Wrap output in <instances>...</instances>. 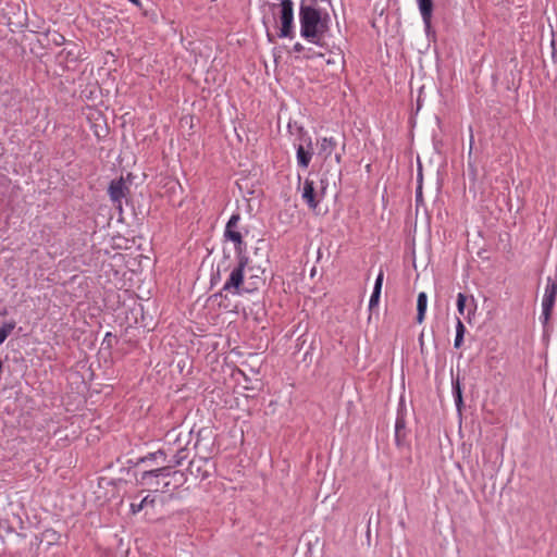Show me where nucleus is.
Listing matches in <instances>:
<instances>
[{
  "instance_id": "nucleus-26",
  "label": "nucleus",
  "mask_w": 557,
  "mask_h": 557,
  "mask_svg": "<svg viewBox=\"0 0 557 557\" xmlns=\"http://www.w3.org/2000/svg\"><path fill=\"white\" fill-rule=\"evenodd\" d=\"M15 326H16V322L14 320H10V321L4 322L0 326V334H1V336L4 339H7L9 337V335L12 333V331L15 329Z\"/></svg>"
},
{
  "instance_id": "nucleus-43",
  "label": "nucleus",
  "mask_w": 557,
  "mask_h": 557,
  "mask_svg": "<svg viewBox=\"0 0 557 557\" xmlns=\"http://www.w3.org/2000/svg\"><path fill=\"white\" fill-rule=\"evenodd\" d=\"M262 23H263V25L268 28V26H267V18H265V16H263V18H262Z\"/></svg>"
},
{
  "instance_id": "nucleus-6",
  "label": "nucleus",
  "mask_w": 557,
  "mask_h": 557,
  "mask_svg": "<svg viewBox=\"0 0 557 557\" xmlns=\"http://www.w3.org/2000/svg\"><path fill=\"white\" fill-rule=\"evenodd\" d=\"M407 408L404 403V399L400 398L398 408H397V417L395 421V444L398 448L408 447L409 446V430L407 429Z\"/></svg>"
},
{
  "instance_id": "nucleus-8",
  "label": "nucleus",
  "mask_w": 557,
  "mask_h": 557,
  "mask_svg": "<svg viewBox=\"0 0 557 557\" xmlns=\"http://www.w3.org/2000/svg\"><path fill=\"white\" fill-rule=\"evenodd\" d=\"M556 297H557V280L548 276L543 301H542V308H543L542 317H543L544 323H546L552 315Z\"/></svg>"
},
{
  "instance_id": "nucleus-4",
  "label": "nucleus",
  "mask_w": 557,
  "mask_h": 557,
  "mask_svg": "<svg viewBox=\"0 0 557 557\" xmlns=\"http://www.w3.org/2000/svg\"><path fill=\"white\" fill-rule=\"evenodd\" d=\"M247 267L245 260L242 259L237 262L236 267L230 273L227 281L225 282L222 289L214 294L212 297L218 298L222 296V292H230L234 295H240L243 292H249V289L243 288L244 283V270Z\"/></svg>"
},
{
  "instance_id": "nucleus-40",
  "label": "nucleus",
  "mask_w": 557,
  "mask_h": 557,
  "mask_svg": "<svg viewBox=\"0 0 557 557\" xmlns=\"http://www.w3.org/2000/svg\"><path fill=\"white\" fill-rule=\"evenodd\" d=\"M422 198V187L419 185L416 190V199L419 201Z\"/></svg>"
},
{
  "instance_id": "nucleus-31",
  "label": "nucleus",
  "mask_w": 557,
  "mask_h": 557,
  "mask_svg": "<svg viewBox=\"0 0 557 557\" xmlns=\"http://www.w3.org/2000/svg\"><path fill=\"white\" fill-rule=\"evenodd\" d=\"M468 172L471 182H475L478 178V169L474 163L470 160L468 161Z\"/></svg>"
},
{
  "instance_id": "nucleus-12",
  "label": "nucleus",
  "mask_w": 557,
  "mask_h": 557,
  "mask_svg": "<svg viewBox=\"0 0 557 557\" xmlns=\"http://www.w3.org/2000/svg\"><path fill=\"white\" fill-rule=\"evenodd\" d=\"M175 442L178 443V447L175 450V453L173 454V456L170 459H168V462H166V465H164V467L175 468V467L182 466L183 462L189 458L190 451H189V448L187 447L189 444V438H185V441H184L185 443H184V445H182L183 440H182V434L180 433L176 436Z\"/></svg>"
},
{
  "instance_id": "nucleus-17",
  "label": "nucleus",
  "mask_w": 557,
  "mask_h": 557,
  "mask_svg": "<svg viewBox=\"0 0 557 557\" xmlns=\"http://www.w3.org/2000/svg\"><path fill=\"white\" fill-rule=\"evenodd\" d=\"M313 156V145L310 148H307L304 144H298L296 146V160L297 165L301 169H308L311 159Z\"/></svg>"
},
{
  "instance_id": "nucleus-34",
  "label": "nucleus",
  "mask_w": 557,
  "mask_h": 557,
  "mask_svg": "<svg viewBox=\"0 0 557 557\" xmlns=\"http://www.w3.org/2000/svg\"><path fill=\"white\" fill-rule=\"evenodd\" d=\"M114 339H115V336H113L111 332H108L104 335V338L102 341V345H106L107 348H111L113 346V341Z\"/></svg>"
},
{
  "instance_id": "nucleus-3",
  "label": "nucleus",
  "mask_w": 557,
  "mask_h": 557,
  "mask_svg": "<svg viewBox=\"0 0 557 557\" xmlns=\"http://www.w3.org/2000/svg\"><path fill=\"white\" fill-rule=\"evenodd\" d=\"M215 471V463L212 461L211 456L202 455L194 457L187 468V473L196 480L205 481L213 475Z\"/></svg>"
},
{
  "instance_id": "nucleus-7",
  "label": "nucleus",
  "mask_w": 557,
  "mask_h": 557,
  "mask_svg": "<svg viewBox=\"0 0 557 557\" xmlns=\"http://www.w3.org/2000/svg\"><path fill=\"white\" fill-rule=\"evenodd\" d=\"M82 57V47L75 42H69L67 46L61 50L55 59L57 63L66 71H74L78 65Z\"/></svg>"
},
{
  "instance_id": "nucleus-20",
  "label": "nucleus",
  "mask_w": 557,
  "mask_h": 557,
  "mask_svg": "<svg viewBox=\"0 0 557 557\" xmlns=\"http://www.w3.org/2000/svg\"><path fill=\"white\" fill-rule=\"evenodd\" d=\"M287 127L292 134H293V127H295L296 132H297V139L300 141L299 144H304V145H306L307 148L311 149V146L313 145L312 139L309 136L308 132L304 128V126L297 125L296 123H295V125H292V123H288Z\"/></svg>"
},
{
  "instance_id": "nucleus-1",
  "label": "nucleus",
  "mask_w": 557,
  "mask_h": 557,
  "mask_svg": "<svg viewBox=\"0 0 557 557\" xmlns=\"http://www.w3.org/2000/svg\"><path fill=\"white\" fill-rule=\"evenodd\" d=\"M331 0H301L299 5L300 35L307 41L321 45L330 32Z\"/></svg>"
},
{
  "instance_id": "nucleus-36",
  "label": "nucleus",
  "mask_w": 557,
  "mask_h": 557,
  "mask_svg": "<svg viewBox=\"0 0 557 557\" xmlns=\"http://www.w3.org/2000/svg\"><path fill=\"white\" fill-rule=\"evenodd\" d=\"M144 508H143V503H132L131 506H129V510L133 515H136L138 513L139 511H141Z\"/></svg>"
},
{
  "instance_id": "nucleus-18",
  "label": "nucleus",
  "mask_w": 557,
  "mask_h": 557,
  "mask_svg": "<svg viewBox=\"0 0 557 557\" xmlns=\"http://www.w3.org/2000/svg\"><path fill=\"white\" fill-rule=\"evenodd\" d=\"M318 144L319 154L323 156V160H332V153L337 147V141L333 137H323Z\"/></svg>"
},
{
  "instance_id": "nucleus-38",
  "label": "nucleus",
  "mask_w": 557,
  "mask_h": 557,
  "mask_svg": "<svg viewBox=\"0 0 557 557\" xmlns=\"http://www.w3.org/2000/svg\"><path fill=\"white\" fill-rule=\"evenodd\" d=\"M293 50L297 53H300L305 50V47L300 42H296L293 47Z\"/></svg>"
},
{
  "instance_id": "nucleus-11",
  "label": "nucleus",
  "mask_w": 557,
  "mask_h": 557,
  "mask_svg": "<svg viewBox=\"0 0 557 557\" xmlns=\"http://www.w3.org/2000/svg\"><path fill=\"white\" fill-rule=\"evenodd\" d=\"M169 472L164 475L161 484L162 493L174 492L181 486H183L187 481V474L181 470H174V468L166 467Z\"/></svg>"
},
{
  "instance_id": "nucleus-39",
  "label": "nucleus",
  "mask_w": 557,
  "mask_h": 557,
  "mask_svg": "<svg viewBox=\"0 0 557 557\" xmlns=\"http://www.w3.org/2000/svg\"><path fill=\"white\" fill-rule=\"evenodd\" d=\"M333 164H338L341 166L342 162V153H335L334 158H332Z\"/></svg>"
},
{
  "instance_id": "nucleus-15",
  "label": "nucleus",
  "mask_w": 557,
  "mask_h": 557,
  "mask_svg": "<svg viewBox=\"0 0 557 557\" xmlns=\"http://www.w3.org/2000/svg\"><path fill=\"white\" fill-rule=\"evenodd\" d=\"M475 308L476 305L472 296L470 297L469 300L468 297L462 293H459L457 295V310L460 315H463L465 318L470 320L471 315L474 314Z\"/></svg>"
},
{
  "instance_id": "nucleus-44",
  "label": "nucleus",
  "mask_w": 557,
  "mask_h": 557,
  "mask_svg": "<svg viewBox=\"0 0 557 557\" xmlns=\"http://www.w3.org/2000/svg\"><path fill=\"white\" fill-rule=\"evenodd\" d=\"M194 431H195V430H194V428H193V429H190V431L188 432L187 437H190V436H191V434L194 433Z\"/></svg>"
},
{
  "instance_id": "nucleus-22",
  "label": "nucleus",
  "mask_w": 557,
  "mask_h": 557,
  "mask_svg": "<svg viewBox=\"0 0 557 557\" xmlns=\"http://www.w3.org/2000/svg\"><path fill=\"white\" fill-rule=\"evenodd\" d=\"M44 37L48 44H53L54 46H61L66 42L65 37L62 34H60L58 30L48 29L44 34Z\"/></svg>"
},
{
  "instance_id": "nucleus-28",
  "label": "nucleus",
  "mask_w": 557,
  "mask_h": 557,
  "mask_svg": "<svg viewBox=\"0 0 557 557\" xmlns=\"http://www.w3.org/2000/svg\"><path fill=\"white\" fill-rule=\"evenodd\" d=\"M223 236L226 240H230L233 244L244 240V236L240 231H231L230 230L228 233L223 234Z\"/></svg>"
},
{
  "instance_id": "nucleus-32",
  "label": "nucleus",
  "mask_w": 557,
  "mask_h": 557,
  "mask_svg": "<svg viewBox=\"0 0 557 557\" xmlns=\"http://www.w3.org/2000/svg\"><path fill=\"white\" fill-rule=\"evenodd\" d=\"M381 294L372 292L369 301V310L372 311L375 307L379 306Z\"/></svg>"
},
{
  "instance_id": "nucleus-19",
  "label": "nucleus",
  "mask_w": 557,
  "mask_h": 557,
  "mask_svg": "<svg viewBox=\"0 0 557 557\" xmlns=\"http://www.w3.org/2000/svg\"><path fill=\"white\" fill-rule=\"evenodd\" d=\"M451 387H453V396L455 400L456 408L460 413L463 408V398H462V388L459 380V375L451 376Z\"/></svg>"
},
{
  "instance_id": "nucleus-33",
  "label": "nucleus",
  "mask_w": 557,
  "mask_h": 557,
  "mask_svg": "<svg viewBox=\"0 0 557 557\" xmlns=\"http://www.w3.org/2000/svg\"><path fill=\"white\" fill-rule=\"evenodd\" d=\"M140 503H143V508H147V507H154L156 505V497L154 496H151V495H147L145 496Z\"/></svg>"
},
{
  "instance_id": "nucleus-21",
  "label": "nucleus",
  "mask_w": 557,
  "mask_h": 557,
  "mask_svg": "<svg viewBox=\"0 0 557 557\" xmlns=\"http://www.w3.org/2000/svg\"><path fill=\"white\" fill-rule=\"evenodd\" d=\"M428 307V296L424 292L419 293L417 299V317L416 320L418 323H422L425 317V311Z\"/></svg>"
},
{
  "instance_id": "nucleus-35",
  "label": "nucleus",
  "mask_w": 557,
  "mask_h": 557,
  "mask_svg": "<svg viewBox=\"0 0 557 557\" xmlns=\"http://www.w3.org/2000/svg\"><path fill=\"white\" fill-rule=\"evenodd\" d=\"M466 333V326L461 322L459 318H457V324H456V335L465 336Z\"/></svg>"
},
{
  "instance_id": "nucleus-13",
  "label": "nucleus",
  "mask_w": 557,
  "mask_h": 557,
  "mask_svg": "<svg viewBox=\"0 0 557 557\" xmlns=\"http://www.w3.org/2000/svg\"><path fill=\"white\" fill-rule=\"evenodd\" d=\"M129 188L126 186L124 178L121 176L117 180L111 181L108 187V194L114 205H117L119 209H122V199L126 196Z\"/></svg>"
},
{
  "instance_id": "nucleus-25",
  "label": "nucleus",
  "mask_w": 557,
  "mask_h": 557,
  "mask_svg": "<svg viewBox=\"0 0 557 557\" xmlns=\"http://www.w3.org/2000/svg\"><path fill=\"white\" fill-rule=\"evenodd\" d=\"M239 221H240V214L238 212L233 213L225 225L224 234H227L230 230L231 231H239L238 230Z\"/></svg>"
},
{
  "instance_id": "nucleus-42",
  "label": "nucleus",
  "mask_w": 557,
  "mask_h": 557,
  "mask_svg": "<svg viewBox=\"0 0 557 557\" xmlns=\"http://www.w3.org/2000/svg\"><path fill=\"white\" fill-rule=\"evenodd\" d=\"M129 1H131V2H133V3H135V4H137V5H139V4H140L139 0H129Z\"/></svg>"
},
{
  "instance_id": "nucleus-10",
  "label": "nucleus",
  "mask_w": 557,
  "mask_h": 557,
  "mask_svg": "<svg viewBox=\"0 0 557 557\" xmlns=\"http://www.w3.org/2000/svg\"><path fill=\"white\" fill-rule=\"evenodd\" d=\"M215 435L211 426H203L197 431L196 442L194 448L197 451L209 455L213 453Z\"/></svg>"
},
{
  "instance_id": "nucleus-29",
  "label": "nucleus",
  "mask_w": 557,
  "mask_h": 557,
  "mask_svg": "<svg viewBox=\"0 0 557 557\" xmlns=\"http://www.w3.org/2000/svg\"><path fill=\"white\" fill-rule=\"evenodd\" d=\"M383 280H384V271L382 269H380L376 280H375V283H374V287H373L374 293L381 294Z\"/></svg>"
},
{
  "instance_id": "nucleus-37",
  "label": "nucleus",
  "mask_w": 557,
  "mask_h": 557,
  "mask_svg": "<svg viewBox=\"0 0 557 557\" xmlns=\"http://www.w3.org/2000/svg\"><path fill=\"white\" fill-rule=\"evenodd\" d=\"M463 343V336L456 335L454 346L455 348H460Z\"/></svg>"
},
{
  "instance_id": "nucleus-23",
  "label": "nucleus",
  "mask_w": 557,
  "mask_h": 557,
  "mask_svg": "<svg viewBox=\"0 0 557 557\" xmlns=\"http://www.w3.org/2000/svg\"><path fill=\"white\" fill-rule=\"evenodd\" d=\"M158 460H161L162 463L168 462V454L164 449H159L154 453H149L146 456L141 457L138 462L158 461Z\"/></svg>"
},
{
  "instance_id": "nucleus-14",
  "label": "nucleus",
  "mask_w": 557,
  "mask_h": 557,
  "mask_svg": "<svg viewBox=\"0 0 557 557\" xmlns=\"http://www.w3.org/2000/svg\"><path fill=\"white\" fill-rule=\"evenodd\" d=\"M168 472L169 469L164 468V466L159 467L157 469L147 470L141 473L138 482L141 485L159 486L161 484L160 479H164V475H166Z\"/></svg>"
},
{
  "instance_id": "nucleus-27",
  "label": "nucleus",
  "mask_w": 557,
  "mask_h": 557,
  "mask_svg": "<svg viewBox=\"0 0 557 557\" xmlns=\"http://www.w3.org/2000/svg\"><path fill=\"white\" fill-rule=\"evenodd\" d=\"M42 536H44V539H46L48 541L49 545L58 543L61 537L60 533H58L57 531H54L52 529L45 530L42 533Z\"/></svg>"
},
{
  "instance_id": "nucleus-30",
  "label": "nucleus",
  "mask_w": 557,
  "mask_h": 557,
  "mask_svg": "<svg viewBox=\"0 0 557 557\" xmlns=\"http://www.w3.org/2000/svg\"><path fill=\"white\" fill-rule=\"evenodd\" d=\"M221 281V263L218 264L216 270L212 271L210 284L211 286H214Z\"/></svg>"
},
{
  "instance_id": "nucleus-41",
  "label": "nucleus",
  "mask_w": 557,
  "mask_h": 557,
  "mask_svg": "<svg viewBox=\"0 0 557 557\" xmlns=\"http://www.w3.org/2000/svg\"><path fill=\"white\" fill-rule=\"evenodd\" d=\"M267 37H268V40H269L270 42H274V41H275V37H274V35H273L272 33H270V30H269V29H267Z\"/></svg>"
},
{
  "instance_id": "nucleus-9",
  "label": "nucleus",
  "mask_w": 557,
  "mask_h": 557,
  "mask_svg": "<svg viewBox=\"0 0 557 557\" xmlns=\"http://www.w3.org/2000/svg\"><path fill=\"white\" fill-rule=\"evenodd\" d=\"M311 175V173L309 174ZM324 196H321L320 194V185L315 186V183L313 180L308 176L302 184L301 189V198L307 203V206L314 210L318 208L320 201L322 200Z\"/></svg>"
},
{
  "instance_id": "nucleus-24",
  "label": "nucleus",
  "mask_w": 557,
  "mask_h": 557,
  "mask_svg": "<svg viewBox=\"0 0 557 557\" xmlns=\"http://www.w3.org/2000/svg\"><path fill=\"white\" fill-rule=\"evenodd\" d=\"M234 248H235V252H236L237 262H240L242 258H243V260H245V263L248 264L249 259H248V256L246 255V250H247L246 242L242 240V242L234 244Z\"/></svg>"
},
{
  "instance_id": "nucleus-16",
  "label": "nucleus",
  "mask_w": 557,
  "mask_h": 557,
  "mask_svg": "<svg viewBox=\"0 0 557 557\" xmlns=\"http://www.w3.org/2000/svg\"><path fill=\"white\" fill-rule=\"evenodd\" d=\"M428 36L432 29L431 20L433 14V0H417Z\"/></svg>"
},
{
  "instance_id": "nucleus-2",
  "label": "nucleus",
  "mask_w": 557,
  "mask_h": 557,
  "mask_svg": "<svg viewBox=\"0 0 557 557\" xmlns=\"http://www.w3.org/2000/svg\"><path fill=\"white\" fill-rule=\"evenodd\" d=\"M271 11L273 17L277 15L281 23L280 32L277 36L280 38H293L294 37V2L292 0H281L277 3L267 2L264 3Z\"/></svg>"
},
{
  "instance_id": "nucleus-5",
  "label": "nucleus",
  "mask_w": 557,
  "mask_h": 557,
  "mask_svg": "<svg viewBox=\"0 0 557 557\" xmlns=\"http://www.w3.org/2000/svg\"><path fill=\"white\" fill-rule=\"evenodd\" d=\"M342 168L338 164H333V160H323L320 166V194L325 195L330 184L336 185L341 182Z\"/></svg>"
}]
</instances>
